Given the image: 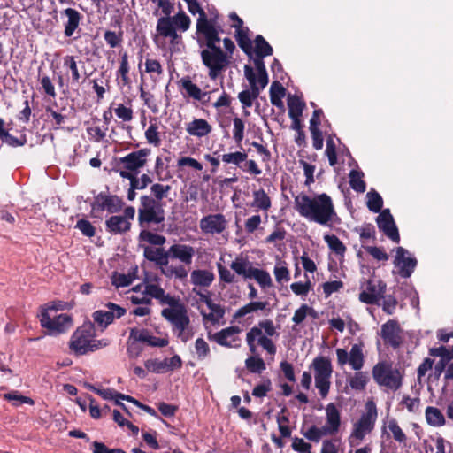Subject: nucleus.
<instances>
[{
    "label": "nucleus",
    "instance_id": "f257e3e1",
    "mask_svg": "<svg viewBox=\"0 0 453 453\" xmlns=\"http://www.w3.org/2000/svg\"><path fill=\"white\" fill-rule=\"evenodd\" d=\"M222 28L205 33L196 36V42L200 48L203 65L208 68V75L211 80H216L225 72L231 64L232 57L219 47L221 39L219 33Z\"/></svg>",
    "mask_w": 453,
    "mask_h": 453
},
{
    "label": "nucleus",
    "instance_id": "f03ea898",
    "mask_svg": "<svg viewBox=\"0 0 453 453\" xmlns=\"http://www.w3.org/2000/svg\"><path fill=\"white\" fill-rule=\"evenodd\" d=\"M295 209L298 213L319 225L331 226L337 218L332 198L326 193L310 196L301 193L295 197Z\"/></svg>",
    "mask_w": 453,
    "mask_h": 453
},
{
    "label": "nucleus",
    "instance_id": "7ed1b4c3",
    "mask_svg": "<svg viewBox=\"0 0 453 453\" xmlns=\"http://www.w3.org/2000/svg\"><path fill=\"white\" fill-rule=\"evenodd\" d=\"M373 380L380 387L396 391L403 385V374L388 361L378 362L372 370Z\"/></svg>",
    "mask_w": 453,
    "mask_h": 453
},
{
    "label": "nucleus",
    "instance_id": "20e7f679",
    "mask_svg": "<svg viewBox=\"0 0 453 453\" xmlns=\"http://www.w3.org/2000/svg\"><path fill=\"white\" fill-rule=\"evenodd\" d=\"M140 201L138 225L142 229L149 228L152 224H162L165 221V212L160 203L147 195L142 196Z\"/></svg>",
    "mask_w": 453,
    "mask_h": 453
},
{
    "label": "nucleus",
    "instance_id": "39448f33",
    "mask_svg": "<svg viewBox=\"0 0 453 453\" xmlns=\"http://www.w3.org/2000/svg\"><path fill=\"white\" fill-rule=\"evenodd\" d=\"M378 417L376 404L373 401H368L365 403V412L361 415L359 419L353 425V429L349 436L350 443L353 440L361 441L365 437L371 434L374 429Z\"/></svg>",
    "mask_w": 453,
    "mask_h": 453
},
{
    "label": "nucleus",
    "instance_id": "423d86ee",
    "mask_svg": "<svg viewBox=\"0 0 453 453\" xmlns=\"http://www.w3.org/2000/svg\"><path fill=\"white\" fill-rule=\"evenodd\" d=\"M95 334L93 323L90 321L79 326L72 334L69 342V349L76 356L89 353L90 340Z\"/></svg>",
    "mask_w": 453,
    "mask_h": 453
},
{
    "label": "nucleus",
    "instance_id": "0eeeda50",
    "mask_svg": "<svg viewBox=\"0 0 453 453\" xmlns=\"http://www.w3.org/2000/svg\"><path fill=\"white\" fill-rule=\"evenodd\" d=\"M315 372V385L321 397H326L330 388V378L333 372L331 361L326 357H317L312 362Z\"/></svg>",
    "mask_w": 453,
    "mask_h": 453
},
{
    "label": "nucleus",
    "instance_id": "6e6552de",
    "mask_svg": "<svg viewBox=\"0 0 453 453\" xmlns=\"http://www.w3.org/2000/svg\"><path fill=\"white\" fill-rule=\"evenodd\" d=\"M40 324L48 330L49 334L57 335L65 333L73 326V318L69 314L63 313L51 319L47 309H43L40 314Z\"/></svg>",
    "mask_w": 453,
    "mask_h": 453
},
{
    "label": "nucleus",
    "instance_id": "1a4fd4ad",
    "mask_svg": "<svg viewBox=\"0 0 453 453\" xmlns=\"http://www.w3.org/2000/svg\"><path fill=\"white\" fill-rule=\"evenodd\" d=\"M161 315L172 324L173 329L178 330V334L186 332L190 323L187 308L181 302L172 308L163 309Z\"/></svg>",
    "mask_w": 453,
    "mask_h": 453
},
{
    "label": "nucleus",
    "instance_id": "9d476101",
    "mask_svg": "<svg viewBox=\"0 0 453 453\" xmlns=\"http://www.w3.org/2000/svg\"><path fill=\"white\" fill-rule=\"evenodd\" d=\"M150 152V149L143 148L120 157L119 160V165L121 167L119 173L127 172L138 174L140 169L147 164V157Z\"/></svg>",
    "mask_w": 453,
    "mask_h": 453
},
{
    "label": "nucleus",
    "instance_id": "9b49d317",
    "mask_svg": "<svg viewBox=\"0 0 453 453\" xmlns=\"http://www.w3.org/2000/svg\"><path fill=\"white\" fill-rule=\"evenodd\" d=\"M185 2L188 4L189 12L194 15L196 13L199 14L196 21V36L221 27L219 25H217L218 16L208 19L204 10L200 6L197 0H185Z\"/></svg>",
    "mask_w": 453,
    "mask_h": 453
},
{
    "label": "nucleus",
    "instance_id": "f8f14e48",
    "mask_svg": "<svg viewBox=\"0 0 453 453\" xmlns=\"http://www.w3.org/2000/svg\"><path fill=\"white\" fill-rule=\"evenodd\" d=\"M104 306L107 310H97L92 314L94 322L101 327L102 331L111 325L115 319L121 318L127 312L124 307L111 302H108Z\"/></svg>",
    "mask_w": 453,
    "mask_h": 453
},
{
    "label": "nucleus",
    "instance_id": "ddd939ff",
    "mask_svg": "<svg viewBox=\"0 0 453 453\" xmlns=\"http://www.w3.org/2000/svg\"><path fill=\"white\" fill-rule=\"evenodd\" d=\"M125 203L116 195H107L100 192L95 196L94 202L91 203L93 211H107L110 214H114L121 211Z\"/></svg>",
    "mask_w": 453,
    "mask_h": 453
},
{
    "label": "nucleus",
    "instance_id": "4468645a",
    "mask_svg": "<svg viewBox=\"0 0 453 453\" xmlns=\"http://www.w3.org/2000/svg\"><path fill=\"white\" fill-rule=\"evenodd\" d=\"M200 229L206 234H220L227 227V220L224 214H209L201 219Z\"/></svg>",
    "mask_w": 453,
    "mask_h": 453
},
{
    "label": "nucleus",
    "instance_id": "2eb2a0df",
    "mask_svg": "<svg viewBox=\"0 0 453 453\" xmlns=\"http://www.w3.org/2000/svg\"><path fill=\"white\" fill-rule=\"evenodd\" d=\"M378 228L395 243L400 242V234L389 209H384L376 218Z\"/></svg>",
    "mask_w": 453,
    "mask_h": 453
},
{
    "label": "nucleus",
    "instance_id": "dca6fc26",
    "mask_svg": "<svg viewBox=\"0 0 453 453\" xmlns=\"http://www.w3.org/2000/svg\"><path fill=\"white\" fill-rule=\"evenodd\" d=\"M402 329L397 320L389 319L381 326L380 335L384 343L393 349H398L403 341L401 336Z\"/></svg>",
    "mask_w": 453,
    "mask_h": 453
},
{
    "label": "nucleus",
    "instance_id": "f3484780",
    "mask_svg": "<svg viewBox=\"0 0 453 453\" xmlns=\"http://www.w3.org/2000/svg\"><path fill=\"white\" fill-rule=\"evenodd\" d=\"M395 252L394 264L399 267V274L403 278H409L417 266V259L415 257H406L405 255L409 252L403 247H397Z\"/></svg>",
    "mask_w": 453,
    "mask_h": 453
},
{
    "label": "nucleus",
    "instance_id": "a211bd4d",
    "mask_svg": "<svg viewBox=\"0 0 453 453\" xmlns=\"http://www.w3.org/2000/svg\"><path fill=\"white\" fill-rule=\"evenodd\" d=\"M385 290V283L380 280L376 284L374 280H369L366 284V289L359 294V300L366 304H375L379 302Z\"/></svg>",
    "mask_w": 453,
    "mask_h": 453
},
{
    "label": "nucleus",
    "instance_id": "6ab92c4d",
    "mask_svg": "<svg viewBox=\"0 0 453 453\" xmlns=\"http://www.w3.org/2000/svg\"><path fill=\"white\" fill-rule=\"evenodd\" d=\"M144 295L150 296L159 301L161 304H167L172 308L175 306L180 300L178 297L165 294V290L157 284H147L142 292Z\"/></svg>",
    "mask_w": 453,
    "mask_h": 453
},
{
    "label": "nucleus",
    "instance_id": "aec40b11",
    "mask_svg": "<svg viewBox=\"0 0 453 453\" xmlns=\"http://www.w3.org/2000/svg\"><path fill=\"white\" fill-rule=\"evenodd\" d=\"M130 338H133L136 342H145L150 347L163 348L169 344V341L166 337L159 338L153 336L150 334L149 330L147 329H131Z\"/></svg>",
    "mask_w": 453,
    "mask_h": 453
},
{
    "label": "nucleus",
    "instance_id": "412c9836",
    "mask_svg": "<svg viewBox=\"0 0 453 453\" xmlns=\"http://www.w3.org/2000/svg\"><path fill=\"white\" fill-rule=\"evenodd\" d=\"M240 332H241V329L239 326H232L224 328V329L220 330L219 332L215 333L214 334H211V333H209L208 338L210 340L215 341L220 346L231 348V347H234L232 342L238 340V338L235 337V335L238 334Z\"/></svg>",
    "mask_w": 453,
    "mask_h": 453
},
{
    "label": "nucleus",
    "instance_id": "4be33fe9",
    "mask_svg": "<svg viewBox=\"0 0 453 453\" xmlns=\"http://www.w3.org/2000/svg\"><path fill=\"white\" fill-rule=\"evenodd\" d=\"M252 197L253 200L250 204V208H252L256 212L263 211L265 215V218H267L268 211L272 207L271 197L262 188L254 189L252 191Z\"/></svg>",
    "mask_w": 453,
    "mask_h": 453
},
{
    "label": "nucleus",
    "instance_id": "5701e85b",
    "mask_svg": "<svg viewBox=\"0 0 453 453\" xmlns=\"http://www.w3.org/2000/svg\"><path fill=\"white\" fill-rule=\"evenodd\" d=\"M326 422L324 426L329 435L337 434L341 427V413L336 405L333 403L326 407Z\"/></svg>",
    "mask_w": 453,
    "mask_h": 453
},
{
    "label": "nucleus",
    "instance_id": "b1692460",
    "mask_svg": "<svg viewBox=\"0 0 453 453\" xmlns=\"http://www.w3.org/2000/svg\"><path fill=\"white\" fill-rule=\"evenodd\" d=\"M131 223L125 217L113 215L105 221V229L108 233L117 235L128 232Z\"/></svg>",
    "mask_w": 453,
    "mask_h": 453
},
{
    "label": "nucleus",
    "instance_id": "393cba45",
    "mask_svg": "<svg viewBox=\"0 0 453 453\" xmlns=\"http://www.w3.org/2000/svg\"><path fill=\"white\" fill-rule=\"evenodd\" d=\"M169 258L179 259L182 263L189 265L195 254L194 248L186 244H173L168 250Z\"/></svg>",
    "mask_w": 453,
    "mask_h": 453
},
{
    "label": "nucleus",
    "instance_id": "a878e982",
    "mask_svg": "<svg viewBox=\"0 0 453 453\" xmlns=\"http://www.w3.org/2000/svg\"><path fill=\"white\" fill-rule=\"evenodd\" d=\"M144 257L151 262H154L159 266H166L169 263V254L164 248H152L145 246L143 250Z\"/></svg>",
    "mask_w": 453,
    "mask_h": 453
},
{
    "label": "nucleus",
    "instance_id": "bb28decb",
    "mask_svg": "<svg viewBox=\"0 0 453 453\" xmlns=\"http://www.w3.org/2000/svg\"><path fill=\"white\" fill-rule=\"evenodd\" d=\"M212 127L204 119H194L186 126L188 134L196 137H203L211 133Z\"/></svg>",
    "mask_w": 453,
    "mask_h": 453
},
{
    "label": "nucleus",
    "instance_id": "cd10ccee",
    "mask_svg": "<svg viewBox=\"0 0 453 453\" xmlns=\"http://www.w3.org/2000/svg\"><path fill=\"white\" fill-rule=\"evenodd\" d=\"M178 85L180 88L184 89L187 95L194 100H203L210 92L202 91L201 88L195 83L192 82L189 76L182 77L179 81Z\"/></svg>",
    "mask_w": 453,
    "mask_h": 453
},
{
    "label": "nucleus",
    "instance_id": "c85d7f7f",
    "mask_svg": "<svg viewBox=\"0 0 453 453\" xmlns=\"http://www.w3.org/2000/svg\"><path fill=\"white\" fill-rule=\"evenodd\" d=\"M61 15L67 17V22L65 24L64 34L66 37H71L78 28L82 16L77 10L73 8L65 9L61 12Z\"/></svg>",
    "mask_w": 453,
    "mask_h": 453
},
{
    "label": "nucleus",
    "instance_id": "c756f323",
    "mask_svg": "<svg viewBox=\"0 0 453 453\" xmlns=\"http://www.w3.org/2000/svg\"><path fill=\"white\" fill-rule=\"evenodd\" d=\"M214 279V273L208 270L196 269L192 271L190 274V281L195 286L208 288Z\"/></svg>",
    "mask_w": 453,
    "mask_h": 453
},
{
    "label": "nucleus",
    "instance_id": "7c9ffc66",
    "mask_svg": "<svg viewBox=\"0 0 453 453\" xmlns=\"http://www.w3.org/2000/svg\"><path fill=\"white\" fill-rule=\"evenodd\" d=\"M250 29L248 27H242L235 29L234 37L242 51L248 56L253 52L252 41L249 36Z\"/></svg>",
    "mask_w": 453,
    "mask_h": 453
},
{
    "label": "nucleus",
    "instance_id": "2f4dec72",
    "mask_svg": "<svg viewBox=\"0 0 453 453\" xmlns=\"http://www.w3.org/2000/svg\"><path fill=\"white\" fill-rule=\"evenodd\" d=\"M269 94L272 104L284 111L282 98L285 96L286 89L280 81H274L271 85Z\"/></svg>",
    "mask_w": 453,
    "mask_h": 453
},
{
    "label": "nucleus",
    "instance_id": "473e14b6",
    "mask_svg": "<svg viewBox=\"0 0 453 453\" xmlns=\"http://www.w3.org/2000/svg\"><path fill=\"white\" fill-rule=\"evenodd\" d=\"M365 364V356L363 353V344L355 343L349 351V365L355 371H359Z\"/></svg>",
    "mask_w": 453,
    "mask_h": 453
},
{
    "label": "nucleus",
    "instance_id": "72a5a7b5",
    "mask_svg": "<svg viewBox=\"0 0 453 453\" xmlns=\"http://www.w3.org/2000/svg\"><path fill=\"white\" fill-rule=\"evenodd\" d=\"M64 66L71 72L70 82L72 85H80L81 75L79 71L76 57L66 55L63 58Z\"/></svg>",
    "mask_w": 453,
    "mask_h": 453
},
{
    "label": "nucleus",
    "instance_id": "f704fd0d",
    "mask_svg": "<svg viewBox=\"0 0 453 453\" xmlns=\"http://www.w3.org/2000/svg\"><path fill=\"white\" fill-rule=\"evenodd\" d=\"M119 175L123 179H127L130 181L133 187H135L137 189H144L150 184L152 183V179L146 173H143L141 178L137 177V174L133 173H119Z\"/></svg>",
    "mask_w": 453,
    "mask_h": 453
},
{
    "label": "nucleus",
    "instance_id": "c9c22d12",
    "mask_svg": "<svg viewBox=\"0 0 453 453\" xmlns=\"http://www.w3.org/2000/svg\"><path fill=\"white\" fill-rule=\"evenodd\" d=\"M288 116L302 117L305 108V103L296 95L288 96Z\"/></svg>",
    "mask_w": 453,
    "mask_h": 453
},
{
    "label": "nucleus",
    "instance_id": "e433bc0d",
    "mask_svg": "<svg viewBox=\"0 0 453 453\" xmlns=\"http://www.w3.org/2000/svg\"><path fill=\"white\" fill-rule=\"evenodd\" d=\"M426 418L427 423L432 426H442L446 420L442 412L436 407L428 406L426 409Z\"/></svg>",
    "mask_w": 453,
    "mask_h": 453
},
{
    "label": "nucleus",
    "instance_id": "4c0bfd02",
    "mask_svg": "<svg viewBox=\"0 0 453 453\" xmlns=\"http://www.w3.org/2000/svg\"><path fill=\"white\" fill-rule=\"evenodd\" d=\"M244 75L245 78L248 80L250 89L249 90V93L250 94L251 97L257 99L259 96L260 90L262 89L261 87L257 83V75L253 70V68L246 65L244 66Z\"/></svg>",
    "mask_w": 453,
    "mask_h": 453
},
{
    "label": "nucleus",
    "instance_id": "58836bf2",
    "mask_svg": "<svg viewBox=\"0 0 453 453\" xmlns=\"http://www.w3.org/2000/svg\"><path fill=\"white\" fill-rule=\"evenodd\" d=\"M255 48L253 51L255 52L257 57H268L273 55V47L268 43V42L264 38L263 35H257L254 40Z\"/></svg>",
    "mask_w": 453,
    "mask_h": 453
},
{
    "label": "nucleus",
    "instance_id": "ea45409f",
    "mask_svg": "<svg viewBox=\"0 0 453 453\" xmlns=\"http://www.w3.org/2000/svg\"><path fill=\"white\" fill-rule=\"evenodd\" d=\"M138 239L140 242H146L156 246H162L166 242V238L165 236L153 233L150 231L149 228L142 229Z\"/></svg>",
    "mask_w": 453,
    "mask_h": 453
},
{
    "label": "nucleus",
    "instance_id": "a19ab883",
    "mask_svg": "<svg viewBox=\"0 0 453 453\" xmlns=\"http://www.w3.org/2000/svg\"><path fill=\"white\" fill-rule=\"evenodd\" d=\"M269 305V303L266 301H252L249 303L245 304L244 306L238 309L234 314V318H242L249 313L257 311L258 310H265L266 307Z\"/></svg>",
    "mask_w": 453,
    "mask_h": 453
},
{
    "label": "nucleus",
    "instance_id": "79ce46f5",
    "mask_svg": "<svg viewBox=\"0 0 453 453\" xmlns=\"http://www.w3.org/2000/svg\"><path fill=\"white\" fill-rule=\"evenodd\" d=\"M370 378L365 372L357 371L349 379V387L357 391H362L365 388Z\"/></svg>",
    "mask_w": 453,
    "mask_h": 453
},
{
    "label": "nucleus",
    "instance_id": "37998d69",
    "mask_svg": "<svg viewBox=\"0 0 453 453\" xmlns=\"http://www.w3.org/2000/svg\"><path fill=\"white\" fill-rule=\"evenodd\" d=\"M211 312L205 313L203 311L201 312L203 320L211 321L212 324H216L219 322L220 319L225 316L226 311L225 308L220 304L214 303L213 302L209 303L207 306Z\"/></svg>",
    "mask_w": 453,
    "mask_h": 453
},
{
    "label": "nucleus",
    "instance_id": "c03bdc74",
    "mask_svg": "<svg viewBox=\"0 0 453 453\" xmlns=\"http://www.w3.org/2000/svg\"><path fill=\"white\" fill-rule=\"evenodd\" d=\"M349 176L351 188L357 193H364L366 189V184L363 180L364 173L358 170H351Z\"/></svg>",
    "mask_w": 453,
    "mask_h": 453
},
{
    "label": "nucleus",
    "instance_id": "a18cd8bd",
    "mask_svg": "<svg viewBox=\"0 0 453 453\" xmlns=\"http://www.w3.org/2000/svg\"><path fill=\"white\" fill-rule=\"evenodd\" d=\"M129 63H128V56L127 52H124L121 55L120 65L117 71V77L121 78L123 86H130L131 79L128 75L129 73Z\"/></svg>",
    "mask_w": 453,
    "mask_h": 453
},
{
    "label": "nucleus",
    "instance_id": "49530a36",
    "mask_svg": "<svg viewBox=\"0 0 453 453\" xmlns=\"http://www.w3.org/2000/svg\"><path fill=\"white\" fill-rule=\"evenodd\" d=\"M366 197H367V203H366V205L368 207V209L374 212V213H378L380 211H382V207H383V199L381 197V196L375 190H372V191H369L367 194H366Z\"/></svg>",
    "mask_w": 453,
    "mask_h": 453
},
{
    "label": "nucleus",
    "instance_id": "de8ad7c7",
    "mask_svg": "<svg viewBox=\"0 0 453 453\" xmlns=\"http://www.w3.org/2000/svg\"><path fill=\"white\" fill-rule=\"evenodd\" d=\"M324 241L329 249L336 255L343 257L346 252V247L343 242L334 234H326Z\"/></svg>",
    "mask_w": 453,
    "mask_h": 453
},
{
    "label": "nucleus",
    "instance_id": "09e8293b",
    "mask_svg": "<svg viewBox=\"0 0 453 453\" xmlns=\"http://www.w3.org/2000/svg\"><path fill=\"white\" fill-rule=\"evenodd\" d=\"M174 29H176V27H174L172 17H161L158 19L156 30L159 35L167 38L168 35Z\"/></svg>",
    "mask_w": 453,
    "mask_h": 453
},
{
    "label": "nucleus",
    "instance_id": "8fccbe9b",
    "mask_svg": "<svg viewBox=\"0 0 453 453\" xmlns=\"http://www.w3.org/2000/svg\"><path fill=\"white\" fill-rule=\"evenodd\" d=\"M245 366L247 370L251 373H262L265 369L266 365L262 357L257 356L249 357L245 360Z\"/></svg>",
    "mask_w": 453,
    "mask_h": 453
},
{
    "label": "nucleus",
    "instance_id": "3c124183",
    "mask_svg": "<svg viewBox=\"0 0 453 453\" xmlns=\"http://www.w3.org/2000/svg\"><path fill=\"white\" fill-rule=\"evenodd\" d=\"M301 433L307 440L313 442H319L323 436L329 435L324 426L317 427L316 426H311L306 431L302 429Z\"/></svg>",
    "mask_w": 453,
    "mask_h": 453
},
{
    "label": "nucleus",
    "instance_id": "603ef678",
    "mask_svg": "<svg viewBox=\"0 0 453 453\" xmlns=\"http://www.w3.org/2000/svg\"><path fill=\"white\" fill-rule=\"evenodd\" d=\"M245 123L240 117L233 119V138L238 147L242 148L241 143L244 138Z\"/></svg>",
    "mask_w": 453,
    "mask_h": 453
},
{
    "label": "nucleus",
    "instance_id": "864d4df0",
    "mask_svg": "<svg viewBox=\"0 0 453 453\" xmlns=\"http://www.w3.org/2000/svg\"><path fill=\"white\" fill-rule=\"evenodd\" d=\"M145 368L154 373H165L168 372L165 358L159 360L157 358H150L144 362Z\"/></svg>",
    "mask_w": 453,
    "mask_h": 453
},
{
    "label": "nucleus",
    "instance_id": "5fc2aeb1",
    "mask_svg": "<svg viewBox=\"0 0 453 453\" xmlns=\"http://www.w3.org/2000/svg\"><path fill=\"white\" fill-rule=\"evenodd\" d=\"M4 399L9 402H12L14 406H19L23 403L34 405L35 402L32 398L19 395L18 391H12L4 395Z\"/></svg>",
    "mask_w": 453,
    "mask_h": 453
},
{
    "label": "nucleus",
    "instance_id": "6e6d98bb",
    "mask_svg": "<svg viewBox=\"0 0 453 453\" xmlns=\"http://www.w3.org/2000/svg\"><path fill=\"white\" fill-rule=\"evenodd\" d=\"M104 39L111 48L119 47L123 42V31L121 29L119 32L106 30Z\"/></svg>",
    "mask_w": 453,
    "mask_h": 453
},
{
    "label": "nucleus",
    "instance_id": "4d7b16f0",
    "mask_svg": "<svg viewBox=\"0 0 453 453\" xmlns=\"http://www.w3.org/2000/svg\"><path fill=\"white\" fill-rule=\"evenodd\" d=\"M248 155L245 152L235 151L232 153L223 154L222 161L226 164H233L241 166V164L247 160Z\"/></svg>",
    "mask_w": 453,
    "mask_h": 453
},
{
    "label": "nucleus",
    "instance_id": "13d9d810",
    "mask_svg": "<svg viewBox=\"0 0 453 453\" xmlns=\"http://www.w3.org/2000/svg\"><path fill=\"white\" fill-rule=\"evenodd\" d=\"M284 262L280 261L273 269L275 280L278 283L282 284L290 280V273L287 266L283 265Z\"/></svg>",
    "mask_w": 453,
    "mask_h": 453
},
{
    "label": "nucleus",
    "instance_id": "bf43d9fd",
    "mask_svg": "<svg viewBox=\"0 0 453 453\" xmlns=\"http://www.w3.org/2000/svg\"><path fill=\"white\" fill-rule=\"evenodd\" d=\"M388 428L393 434V438L399 443H405L407 437L402 428L399 426L397 421L392 418L388 423Z\"/></svg>",
    "mask_w": 453,
    "mask_h": 453
},
{
    "label": "nucleus",
    "instance_id": "052dcab7",
    "mask_svg": "<svg viewBox=\"0 0 453 453\" xmlns=\"http://www.w3.org/2000/svg\"><path fill=\"white\" fill-rule=\"evenodd\" d=\"M171 190L170 185H163L160 183H155L150 187V192L153 195V198L160 203V201L165 198Z\"/></svg>",
    "mask_w": 453,
    "mask_h": 453
},
{
    "label": "nucleus",
    "instance_id": "680f3d73",
    "mask_svg": "<svg viewBox=\"0 0 453 453\" xmlns=\"http://www.w3.org/2000/svg\"><path fill=\"white\" fill-rule=\"evenodd\" d=\"M174 27L180 29L181 31H187L190 27V18L184 12H180L172 17Z\"/></svg>",
    "mask_w": 453,
    "mask_h": 453
},
{
    "label": "nucleus",
    "instance_id": "e2e57ef3",
    "mask_svg": "<svg viewBox=\"0 0 453 453\" xmlns=\"http://www.w3.org/2000/svg\"><path fill=\"white\" fill-rule=\"evenodd\" d=\"M107 129V127H104L103 128L98 126L88 127H87V134L90 140L100 142L105 138Z\"/></svg>",
    "mask_w": 453,
    "mask_h": 453
},
{
    "label": "nucleus",
    "instance_id": "0e129e2a",
    "mask_svg": "<svg viewBox=\"0 0 453 453\" xmlns=\"http://www.w3.org/2000/svg\"><path fill=\"white\" fill-rule=\"evenodd\" d=\"M260 334L261 329L257 326L251 327L246 334V342L249 346V349L252 354H255L257 351L256 341L257 340V336Z\"/></svg>",
    "mask_w": 453,
    "mask_h": 453
},
{
    "label": "nucleus",
    "instance_id": "69168bd1",
    "mask_svg": "<svg viewBox=\"0 0 453 453\" xmlns=\"http://www.w3.org/2000/svg\"><path fill=\"white\" fill-rule=\"evenodd\" d=\"M326 155L331 166H334L337 164L336 145L333 137L331 136L326 139Z\"/></svg>",
    "mask_w": 453,
    "mask_h": 453
},
{
    "label": "nucleus",
    "instance_id": "338daca9",
    "mask_svg": "<svg viewBox=\"0 0 453 453\" xmlns=\"http://www.w3.org/2000/svg\"><path fill=\"white\" fill-rule=\"evenodd\" d=\"M145 137L147 142L154 146H158L160 144V137L158 133V127L157 124H150L147 130L145 131Z\"/></svg>",
    "mask_w": 453,
    "mask_h": 453
},
{
    "label": "nucleus",
    "instance_id": "774afa93",
    "mask_svg": "<svg viewBox=\"0 0 453 453\" xmlns=\"http://www.w3.org/2000/svg\"><path fill=\"white\" fill-rule=\"evenodd\" d=\"M195 349L198 359L203 360L210 355V346L203 339L197 338L195 342Z\"/></svg>",
    "mask_w": 453,
    "mask_h": 453
}]
</instances>
